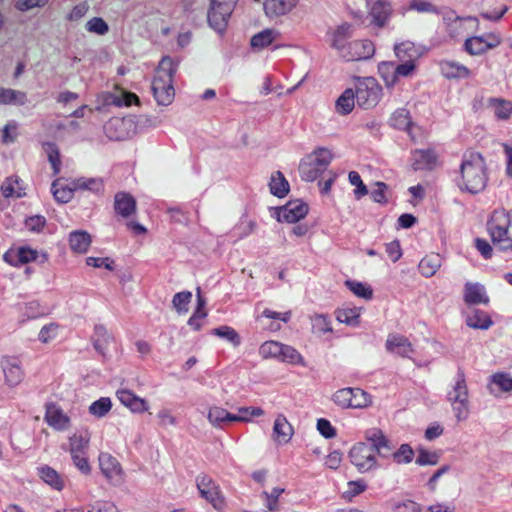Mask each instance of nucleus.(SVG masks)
<instances>
[{"label": "nucleus", "instance_id": "10", "mask_svg": "<svg viewBox=\"0 0 512 512\" xmlns=\"http://www.w3.org/2000/svg\"><path fill=\"white\" fill-rule=\"evenodd\" d=\"M232 10L233 3L231 0H212L208 15L210 25L219 32L225 30Z\"/></svg>", "mask_w": 512, "mask_h": 512}, {"label": "nucleus", "instance_id": "26", "mask_svg": "<svg viewBox=\"0 0 512 512\" xmlns=\"http://www.w3.org/2000/svg\"><path fill=\"white\" fill-rule=\"evenodd\" d=\"M391 125L399 130H405L410 138L414 141L415 136L413 135L411 128L413 122L411 119L410 112L406 108L397 109L391 116Z\"/></svg>", "mask_w": 512, "mask_h": 512}, {"label": "nucleus", "instance_id": "30", "mask_svg": "<svg viewBox=\"0 0 512 512\" xmlns=\"http://www.w3.org/2000/svg\"><path fill=\"white\" fill-rule=\"evenodd\" d=\"M497 44L498 40L495 37H491L490 40H486L481 37H472L466 41L465 46L470 54L479 55L488 49L495 47Z\"/></svg>", "mask_w": 512, "mask_h": 512}, {"label": "nucleus", "instance_id": "45", "mask_svg": "<svg viewBox=\"0 0 512 512\" xmlns=\"http://www.w3.org/2000/svg\"><path fill=\"white\" fill-rule=\"evenodd\" d=\"M45 151L52 166L53 174H59L61 170V158L58 147L54 143H46Z\"/></svg>", "mask_w": 512, "mask_h": 512}, {"label": "nucleus", "instance_id": "33", "mask_svg": "<svg viewBox=\"0 0 512 512\" xmlns=\"http://www.w3.org/2000/svg\"><path fill=\"white\" fill-rule=\"evenodd\" d=\"M17 250L21 265L32 261H38L39 263L43 264L47 262L49 258L47 252H38L37 250L28 246L19 247Z\"/></svg>", "mask_w": 512, "mask_h": 512}, {"label": "nucleus", "instance_id": "41", "mask_svg": "<svg viewBox=\"0 0 512 512\" xmlns=\"http://www.w3.org/2000/svg\"><path fill=\"white\" fill-rule=\"evenodd\" d=\"M211 334L226 339L234 346H239L241 343V338L237 331L234 328L227 325H222L217 328H214L211 331Z\"/></svg>", "mask_w": 512, "mask_h": 512}, {"label": "nucleus", "instance_id": "32", "mask_svg": "<svg viewBox=\"0 0 512 512\" xmlns=\"http://www.w3.org/2000/svg\"><path fill=\"white\" fill-rule=\"evenodd\" d=\"M269 188L272 195L284 198L289 192V183L282 172L276 171L270 178Z\"/></svg>", "mask_w": 512, "mask_h": 512}, {"label": "nucleus", "instance_id": "29", "mask_svg": "<svg viewBox=\"0 0 512 512\" xmlns=\"http://www.w3.org/2000/svg\"><path fill=\"white\" fill-rule=\"evenodd\" d=\"M40 478L52 489L61 491L64 488V480L60 474L50 466L44 465L38 468Z\"/></svg>", "mask_w": 512, "mask_h": 512}, {"label": "nucleus", "instance_id": "1", "mask_svg": "<svg viewBox=\"0 0 512 512\" xmlns=\"http://www.w3.org/2000/svg\"><path fill=\"white\" fill-rule=\"evenodd\" d=\"M487 181V167L483 156L478 152L465 153L460 165V179L457 181L460 190L477 194L485 189Z\"/></svg>", "mask_w": 512, "mask_h": 512}, {"label": "nucleus", "instance_id": "63", "mask_svg": "<svg viewBox=\"0 0 512 512\" xmlns=\"http://www.w3.org/2000/svg\"><path fill=\"white\" fill-rule=\"evenodd\" d=\"M17 129L18 125L16 122L12 121L5 125L3 129L2 141L5 144L13 143L17 138Z\"/></svg>", "mask_w": 512, "mask_h": 512}, {"label": "nucleus", "instance_id": "28", "mask_svg": "<svg viewBox=\"0 0 512 512\" xmlns=\"http://www.w3.org/2000/svg\"><path fill=\"white\" fill-rule=\"evenodd\" d=\"M466 324L473 329L487 330L492 326L493 321L488 313L474 309L466 316Z\"/></svg>", "mask_w": 512, "mask_h": 512}, {"label": "nucleus", "instance_id": "5", "mask_svg": "<svg viewBox=\"0 0 512 512\" xmlns=\"http://www.w3.org/2000/svg\"><path fill=\"white\" fill-rule=\"evenodd\" d=\"M503 214H492L487 222V228L492 243L501 251H512V238L509 236L508 227L505 225Z\"/></svg>", "mask_w": 512, "mask_h": 512}, {"label": "nucleus", "instance_id": "35", "mask_svg": "<svg viewBox=\"0 0 512 512\" xmlns=\"http://www.w3.org/2000/svg\"><path fill=\"white\" fill-rule=\"evenodd\" d=\"M280 350L278 361L292 365L305 366L303 356L294 347L282 343Z\"/></svg>", "mask_w": 512, "mask_h": 512}, {"label": "nucleus", "instance_id": "53", "mask_svg": "<svg viewBox=\"0 0 512 512\" xmlns=\"http://www.w3.org/2000/svg\"><path fill=\"white\" fill-rule=\"evenodd\" d=\"M312 329L314 333L317 334H326L332 331L331 323L327 316L325 315H316L312 319Z\"/></svg>", "mask_w": 512, "mask_h": 512}, {"label": "nucleus", "instance_id": "31", "mask_svg": "<svg viewBox=\"0 0 512 512\" xmlns=\"http://www.w3.org/2000/svg\"><path fill=\"white\" fill-rule=\"evenodd\" d=\"M90 443V433L87 430H82L74 433L69 437V452L76 454L80 452H87Z\"/></svg>", "mask_w": 512, "mask_h": 512}, {"label": "nucleus", "instance_id": "37", "mask_svg": "<svg viewBox=\"0 0 512 512\" xmlns=\"http://www.w3.org/2000/svg\"><path fill=\"white\" fill-rule=\"evenodd\" d=\"M52 194L59 203H67L73 198L76 189H72V181L68 185L60 186L59 179L55 180L51 186Z\"/></svg>", "mask_w": 512, "mask_h": 512}, {"label": "nucleus", "instance_id": "14", "mask_svg": "<svg viewBox=\"0 0 512 512\" xmlns=\"http://www.w3.org/2000/svg\"><path fill=\"white\" fill-rule=\"evenodd\" d=\"M385 348L390 354L402 358H411L415 350L407 337L401 334L392 333L387 336Z\"/></svg>", "mask_w": 512, "mask_h": 512}, {"label": "nucleus", "instance_id": "61", "mask_svg": "<svg viewBox=\"0 0 512 512\" xmlns=\"http://www.w3.org/2000/svg\"><path fill=\"white\" fill-rule=\"evenodd\" d=\"M58 325L55 323H50L42 327L39 332L38 338L42 343H48L50 340L54 339L57 335Z\"/></svg>", "mask_w": 512, "mask_h": 512}, {"label": "nucleus", "instance_id": "64", "mask_svg": "<svg viewBox=\"0 0 512 512\" xmlns=\"http://www.w3.org/2000/svg\"><path fill=\"white\" fill-rule=\"evenodd\" d=\"M421 506L412 500H405L395 504L393 512H420Z\"/></svg>", "mask_w": 512, "mask_h": 512}, {"label": "nucleus", "instance_id": "20", "mask_svg": "<svg viewBox=\"0 0 512 512\" xmlns=\"http://www.w3.org/2000/svg\"><path fill=\"white\" fill-rule=\"evenodd\" d=\"M463 299L468 305H487L489 303V297L485 287L480 283L466 282L464 285Z\"/></svg>", "mask_w": 512, "mask_h": 512}, {"label": "nucleus", "instance_id": "8", "mask_svg": "<svg viewBox=\"0 0 512 512\" xmlns=\"http://www.w3.org/2000/svg\"><path fill=\"white\" fill-rule=\"evenodd\" d=\"M349 457L352 464L355 465L361 473L371 471L378 466L377 459L371 448L363 442L357 443L351 448Z\"/></svg>", "mask_w": 512, "mask_h": 512}, {"label": "nucleus", "instance_id": "19", "mask_svg": "<svg viewBox=\"0 0 512 512\" xmlns=\"http://www.w3.org/2000/svg\"><path fill=\"white\" fill-rule=\"evenodd\" d=\"M365 439L371 443L373 449L378 455L385 457V452H390L392 449L390 440L386 437L384 432L376 427L369 428L365 431Z\"/></svg>", "mask_w": 512, "mask_h": 512}, {"label": "nucleus", "instance_id": "24", "mask_svg": "<svg viewBox=\"0 0 512 512\" xmlns=\"http://www.w3.org/2000/svg\"><path fill=\"white\" fill-rule=\"evenodd\" d=\"M104 179L101 177H79L72 180V189L87 190L94 194H103Z\"/></svg>", "mask_w": 512, "mask_h": 512}, {"label": "nucleus", "instance_id": "36", "mask_svg": "<svg viewBox=\"0 0 512 512\" xmlns=\"http://www.w3.org/2000/svg\"><path fill=\"white\" fill-rule=\"evenodd\" d=\"M441 266L439 255L431 254L425 256L419 263L418 268L424 277L433 276Z\"/></svg>", "mask_w": 512, "mask_h": 512}, {"label": "nucleus", "instance_id": "59", "mask_svg": "<svg viewBox=\"0 0 512 512\" xmlns=\"http://www.w3.org/2000/svg\"><path fill=\"white\" fill-rule=\"evenodd\" d=\"M87 27L91 33L99 35L105 34L109 29L108 24L99 17L92 18L90 21H88Z\"/></svg>", "mask_w": 512, "mask_h": 512}, {"label": "nucleus", "instance_id": "44", "mask_svg": "<svg viewBox=\"0 0 512 512\" xmlns=\"http://www.w3.org/2000/svg\"><path fill=\"white\" fill-rule=\"evenodd\" d=\"M301 178L304 181L312 182L316 180L323 172L314 165L313 161L302 162L299 166Z\"/></svg>", "mask_w": 512, "mask_h": 512}, {"label": "nucleus", "instance_id": "56", "mask_svg": "<svg viewBox=\"0 0 512 512\" xmlns=\"http://www.w3.org/2000/svg\"><path fill=\"white\" fill-rule=\"evenodd\" d=\"M46 225V219L41 215H34L25 220V227L31 232H40Z\"/></svg>", "mask_w": 512, "mask_h": 512}, {"label": "nucleus", "instance_id": "51", "mask_svg": "<svg viewBox=\"0 0 512 512\" xmlns=\"http://www.w3.org/2000/svg\"><path fill=\"white\" fill-rule=\"evenodd\" d=\"M392 457L397 464H408L413 460L414 451L409 444H402L398 450L392 454Z\"/></svg>", "mask_w": 512, "mask_h": 512}, {"label": "nucleus", "instance_id": "60", "mask_svg": "<svg viewBox=\"0 0 512 512\" xmlns=\"http://www.w3.org/2000/svg\"><path fill=\"white\" fill-rule=\"evenodd\" d=\"M317 430L326 439H331L336 436V429L332 426L330 421L324 418L318 419Z\"/></svg>", "mask_w": 512, "mask_h": 512}, {"label": "nucleus", "instance_id": "46", "mask_svg": "<svg viewBox=\"0 0 512 512\" xmlns=\"http://www.w3.org/2000/svg\"><path fill=\"white\" fill-rule=\"evenodd\" d=\"M313 157L314 158L311 161H313L314 165H316L322 172L326 170L333 158L331 151L327 148H318L314 151Z\"/></svg>", "mask_w": 512, "mask_h": 512}, {"label": "nucleus", "instance_id": "52", "mask_svg": "<svg viewBox=\"0 0 512 512\" xmlns=\"http://www.w3.org/2000/svg\"><path fill=\"white\" fill-rule=\"evenodd\" d=\"M439 459H440L439 453L420 448L418 450L416 464H418L419 466H426V465L433 466L439 462Z\"/></svg>", "mask_w": 512, "mask_h": 512}, {"label": "nucleus", "instance_id": "38", "mask_svg": "<svg viewBox=\"0 0 512 512\" xmlns=\"http://www.w3.org/2000/svg\"><path fill=\"white\" fill-rule=\"evenodd\" d=\"M277 33L274 30H264L251 38V47L256 50L264 49L274 42Z\"/></svg>", "mask_w": 512, "mask_h": 512}, {"label": "nucleus", "instance_id": "34", "mask_svg": "<svg viewBox=\"0 0 512 512\" xmlns=\"http://www.w3.org/2000/svg\"><path fill=\"white\" fill-rule=\"evenodd\" d=\"M1 192L5 198H20L25 196L24 188L20 185L18 177L11 176L5 179L1 185Z\"/></svg>", "mask_w": 512, "mask_h": 512}, {"label": "nucleus", "instance_id": "54", "mask_svg": "<svg viewBox=\"0 0 512 512\" xmlns=\"http://www.w3.org/2000/svg\"><path fill=\"white\" fill-rule=\"evenodd\" d=\"M73 460L74 465L78 468V470L83 474H90L91 466L89 464L87 458V452H80L76 454H70Z\"/></svg>", "mask_w": 512, "mask_h": 512}, {"label": "nucleus", "instance_id": "55", "mask_svg": "<svg viewBox=\"0 0 512 512\" xmlns=\"http://www.w3.org/2000/svg\"><path fill=\"white\" fill-rule=\"evenodd\" d=\"M238 414L241 422H250L253 417L262 416L264 411L262 408L255 406L239 407Z\"/></svg>", "mask_w": 512, "mask_h": 512}, {"label": "nucleus", "instance_id": "16", "mask_svg": "<svg viewBox=\"0 0 512 512\" xmlns=\"http://www.w3.org/2000/svg\"><path fill=\"white\" fill-rule=\"evenodd\" d=\"M114 210L121 218L128 219L137 212L136 199L128 192L119 191L114 196Z\"/></svg>", "mask_w": 512, "mask_h": 512}, {"label": "nucleus", "instance_id": "57", "mask_svg": "<svg viewBox=\"0 0 512 512\" xmlns=\"http://www.w3.org/2000/svg\"><path fill=\"white\" fill-rule=\"evenodd\" d=\"M355 98H337L335 102V110L340 115L351 113L355 107Z\"/></svg>", "mask_w": 512, "mask_h": 512}, {"label": "nucleus", "instance_id": "15", "mask_svg": "<svg viewBox=\"0 0 512 512\" xmlns=\"http://www.w3.org/2000/svg\"><path fill=\"white\" fill-rule=\"evenodd\" d=\"M99 467L106 479L114 484L123 480V470L119 461L111 454L102 452L98 458Z\"/></svg>", "mask_w": 512, "mask_h": 512}, {"label": "nucleus", "instance_id": "50", "mask_svg": "<svg viewBox=\"0 0 512 512\" xmlns=\"http://www.w3.org/2000/svg\"><path fill=\"white\" fill-rule=\"evenodd\" d=\"M228 411L219 406H213L208 411V420L215 427H223L226 423Z\"/></svg>", "mask_w": 512, "mask_h": 512}, {"label": "nucleus", "instance_id": "25", "mask_svg": "<svg viewBox=\"0 0 512 512\" xmlns=\"http://www.w3.org/2000/svg\"><path fill=\"white\" fill-rule=\"evenodd\" d=\"M488 389L490 393L512 391V376L507 372H496L489 378Z\"/></svg>", "mask_w": 512, "mask_h": 512}, {"label": "nucleus", "instance_id": "62", "mask_svg": "<svg viewBox=\"0 0 512 512\" xmlns=\"http://www.w3.org/2000/svg\"><path fill=\"white\" fill-rule=\"evenodd\" d=\"M297 0H268L267 5L275 13H284L296 4Z\"/></svg>", "mask_w": 512, "mask_h": 512}, {"label": "nucleus", "instance_id": "47", "mask_svg": "<svg viewBox=\"0 0 512 512\" xmlns=\"http://www.w3.org/2000/svg\"><path fill=\"white\" fill-rule=\"evenodd\" d=\"M282 343L278 341H266L259 348V354L264 359L274 358L278 360Z\"/></svg>", "mask_w": 512, "mask_h": 512}, {"label": "nucleus", "instance_id": "49", "mask_svg": "<svg viewBox=\"0 0 512 512\" xmlns=\"http://www.w3.org/2000/svg\"><path fill=\"white\" fill-rule=\"evenodd\" d=\"M348 180L351 185L355 186L354 196L357 200L368 194L367 186L363 183L360 174L357 171H350Z\"/></svg>", "mask_w": 512, "mask_h": 512}, {"label": "nucleus", "instance_id": "40", "mask_svg": "<svg viewBox=\"0 0 512 512\" xmlns=\"http://www.w3.org/2000/svg\"><path fill=\"white\" fill-rule=\"evenodd\" d=\"M112 408V402L109 397H101L100 399L91 403L88 411L91 415L102 418L109 413Z\"/></svg>", "mask_w": 512, "mask_h": 512}, {"label": "nucleus", "instance_id": "22", "mask_svg": "<svg viewBox=\"0 0 512 512\" xmlns=\"http://www.w3.org/2000/svg\"><path fill=\"white\" fill-rule=\"evenodd\" d=\"M487 109L498 120H507L512 115V101L506 98H489Z\"/></svg>", "mask_w": 512, "mask_h": 512}, {"label": "nucleus", "instance_id": "6", "mask_svg": "<svg viewBox=\"0 0 512 512\" xmlns=\"http://www.w3.org/2000/svg\"><path fill=\"white\" fill-rule=\"evenodd\" d=\"M103 133L109 141H124L135 133V124L131 119L111 118L103 125Z\"/></svg>", "mask_w": 512, "mask_h": 512}, {"label": "nucleus", "instance_id": "13", "mask_svg": "<svg viewBox=\"0 0 512 512\" xmlns=\"http://www.w3.org/2000/svg\"><path fill=\"white\" fill-rule=\"evenodd\" d=\"M44 420L48 426L57 431L68 430L71 426L70 417L59 405L53 402L46 404Z\"/></svg>", "mask_w": 512, "mask_h": 512}, {"label": "nucleus", "instance_id": "2", "mask_svg": "<svg viewBox=\"0 0 512 512\" xmlns=\"http://www.w3.org/2000/svg\"><path fill=\"white\" fill-rule=\"evenodd\" d=\"M447 398L452 405L457 421L466 420L469 416V391L463 369L458 368L455 384Z\"/></svg>", "mask_w": 512, "mask_h": 512}, {"label": "nucleus", "instance_id": "58", "mask_svg": "<svg viewBox=\"0 0 512 512\" xmlns=\"http://www.w3.org/2000/svg\"><path fill=\"white\" fill-rule=\"evenodd\" d=\"M376 188L371 192V198L374 202L379 204H386L388 199L386 197V192L388 190V186L384 182H376Z\"/></svg>", "mask_w": 512, "mask_h": 512}, {"label": "nucleus", "instance_id": "21", "mask_svg": "<svg viewBox=\"0 0 512 512\" xmlns=\"http://www.w3.org/2000/svg\"><path fill=\"white\" fill-rule=\"evenodd\" d=\"M414 170H430L437 163V156L432 149H416L411 153Z\"/></svg>", "mask_w": 512, "mask_h": 512}, {"label": "nucleus", "instance_id": "12", "mask_svg": "<svg viewBox=\"0 0 512 512\" xmlns=\"http://www.w3.org/2000/svg\"><path fill=\"white\" fill-rule=\"evenodd\" d=\"M308 205L301 200L290 201L277 210L279 222L296 223L308 213Z\"/></svg>", "mask_w": 512, "mask_h": 512}, {"label": "nucleus", "instance_id": "23", "mask_svg": "<svg viewBox=\"0 0 512 512\" xmlns=\"http://www.w3.org/2000/svg\"><path fill=\"white\" fill-rule=\"evenodd\" d=\"M69 246L74 253L84 254L91 245V235L85 230H75L69 234Z\"/></svg>", "mask_w": 512, "mask_h": 512}, {"label": "nucleus", "instance_id": "42", "mask_svg": "<svg viewBox=\"0 0 512 512\" xmlns=\"http://www.w3.org/2000/svg\"><path fill=\"white\" fill-rule=\"evenodd\" d=\"M345 285L353 294L360 298L371 299L373 296V290L371 286L366 283L355 280H347Z\"/></svg>", "mask_w": 512, "mask_h": 512}, {"label": "nucleus", "instance_id": "7", "mask_svg": "<svg viewBox=\"0 0 512 512\" xmlns=\"http://www.w3.org/2000/svg\"><path fill=\"white\" fill-rule=\"evenodd\" d=\"M102 102L98 103L94 107L89 105H83L79 109L73 112L76 117H83L86 115V111L92 112L96 110L100 113H108L112 107H131L133 105L141 107L143 102L141 98H101Z\"/></svg>", "mask_w": 512, "mask_h": 512}, {"label": "nucleus", "instance_id": "27", "mask_svg": "<svg viewBox=\"0 0 512 512\" xmlns=\"http://www.w3.org/2000/svg\"><path fill=\"white\" fill-rule=\"evenodd\" d=\"M114 340L113 335L102 324L94 327L93 346L101 355L106 354V348Z\"/></svg>", "mask_w": 512, "mask_h": 512}, {"label": "nucleus", "instance_id": "4", "mask_svg": "<svg viewBox=\"0 0 512 512\" xmlns=\"http://www.w3.org/2000/svg\"><path fill=\"white\" fill-rule=\"evenodd\" d=\"M174 70V62L171 58L165 57L160 61L152 82V89L156 96L169 95L173 92L172 76Z\"/></svg>", "mask_w": 512, "mask_h": 512}, {"label": "nucleus", "instance_id": "9", "mask_svg": "<svg viewBox=\"0 0 512 512\" xmlns=\"http://www.w3.org/2000/svg\"><path fill=\"white\" fill-rule=\"evenodd\" d=\"M196 485L200 495L210 502L215 509L224 507V498L220 493L219 486L206 474H200L196 478Z\"/></svg>", "mask_w": 512, "mask_h": 512}, {"label": "nucleus", "instance_id": "17", "mask_svg": "<svg viewBox=\"0 0 512 512\" xmlns=\"http://www.w3.org/2000/svg\"><path fill=\"white\" fill-rule=\"evenodd\" d=\"M116 397L122 405L127 407L133 413H144L148 411V402L129 389H119L116 392Z\"/></svg>", "mask_w": 512, "mask_h": 512}, {"label": "nucleus", "instance_id": "48", "mask_svg": "<svg viewBox=\"0 0 512 512\" xmlns=\"http://www.w3.org/2000/svg\"><path fill=\"white\" fill-rule=\"evenodd\" d=\"M285 489L280 487H275L271 492L263 491L261 493V497L265 500V505L268 511H276L278 510V500L282 493H284Z\"/></svg>", "mask_w": 512, "mask_h": 512}, {"label": "nucleus", "instance_id": "3", "mask_svg": "<svg viewBox=\"0 0 512 512\" xmlns=\"http://www.w3.org/2000/svg\"><path fill=\"white\" fill-rule=\"evenodd\" d=\"M333 402L342 409H363L371 406L372 397L360 388H342L333 395Z\"/></svg>", "mask_w": 512, "mask_h": 512}, {"label": "nucleus", "instance_id": "39", "mask_svg": "<svg viewBox=\"0 0 512 512\" xmlns=\"http://www.w3.org/2000/svg\"><path fill=\"white\" fill-rule=\"evenodd\" d=\"M360 313V308H343L337 311L336 318L341 323L358 326L360 323Z\"/></svg>", "mask_w": 512, "mask_h": 512}, {"label": "nucleus", "instance_id": "43", "mask_svg": "<svg viewBox=\"0 0 512 512\" xmlns=\"http://www.w3.org/2000/svg\"><path fill=\"white\" fill-rule=\"evenodd\" d=\"M192 293L190 291L178 292L173 296L172 305L178 314L188 312V305L191 302Z\"/></svg>", "mask_w": 512, "mask_h": 512}, {"label": "nucleus", "instance_id": "18", "mask_svg": "<svg viewBox=\"0 0 512 512\" xmlns=\"http://www.w3.org/2000/svg\"><path fill=\"white\" fill-rule=\"evenodd\" d=\"M294 434V429L283 414H278L273 425L272 438L279 444L284 445L290 442Z\"/></svg>", "mask_w": 512, "mask_h": 512}, {"label": "nucleus", "instance_id": "11", "mask_svg": "<svg viewBox=\"0 0 512 512\" xmlns=\"http://www.w3.org/2000/svg\"><path fill=\"white\" fill-rule=\"evenodd\" d=\"M0 367L3 371L5 383L9 387L18 386L24 379V370L19 358L15 356H2Z\"/></svg>", "mask_w": 512, "mask_h": 512}]
</instances>
